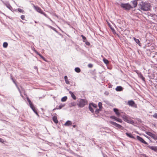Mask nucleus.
Returning a JSON list of instances; mask_svg holds the SVG:
<instances>
[{"label":"nucleus","instance_id":"12","mask_svg":"<svg viewBox=\"0 0 157 157\" xmlns=\"http://www.w3.org/2000/svg\"><path fill=\"white\" fill-rule=\"evenodd\" d=\"M35 52L42 59H43L45 61H46V60H45V58L43 56H42L41 55H40L38 52L36 50H34Z\"/></svg>","mask_w":157,"mask_h":157},{"label":"nucleus","instance_id":"32","mask_svg":"<svg viewBox=\"0 0 157 157\" xmlns=\"http://www.w3.org/2000/svg\"><path fill=\"white\" fill-rule=\"evenodd\" d=\"M116 121H117L121 123L122 122H123L122 121V120L120 118H117Z\"/></svg>","mask_w":157,"mask_h":157},{"label":"nucleus","instance_id":"34","mask_svg":"<svg viewBox=\"0 0 157 157\" xmlns=\"http://www.w3.org/2000/svg\"><path fill=\"white\" fill-rule=\"evenodd\" d=\"M21 19L25 20V16L24 15H22L21 16Z\"/></svg>","mask_w":157,"mask_h":157},{"label":"nucleus","instance_id":"10","mask_svg":"<svg viewBox=\"0 0 157 157\" xmlns=\"http://www.w3.org/2000/svg\"><path fill=\"white\" fill-rule=\"evenodd\" d=\"M113 111L115 113L117 117H119L121 115V113L119 111V110L117 108H114Z\"/></svg>","mask_w":157,"mask_h":157},{"label":"nucleus","instance_id":"21","mask_svg":"<svg viewBox=\"0 0 157 157\" xmlns=\"http://www.w3.org/2000/svg\"><path fill=\"white\" fill-rule=\"evenodd\" d=\"M27 100L29 102V103L30 105V107H31V108H32V107H33L34 106L33 105V104L32 102H31V101L29 98L27 99Z\"/></svg>","mask_w":157,"mask_h":157},{"label":"nucleus","instance_id":"4","mask_svg":"<svg viewBox=\"0 0 157 157\" xmlns=\"http://www.w3.org/2000/svg\"><path fill=\"white\" fill-rule=\"evenodd\" d=\"M109 122L111 124L119 128L120 129L123 130L124 129V128L121 125L117 124L115 122H113L112 121H109Z\"/></svg>","mask_w":157,"mask_h":157},{"label":"nucleus","instance_id":"15","mask_svg":"<svg viewBox=\"0 0 157 157\" xmlns=\"http://www.w3.org/2000/svg\"><path fill=\"white\" fill-rule=\"evenodd\" d=\"M69 93L71 94V97L74 99L75 100L76 99V97L73 92H72L71 91H69Z\"/></svg>","mask_w":157,"mask_h":157},{"label":"nucleus","instance_id":"13","mask_svg":"<svg viewBox=\"0 0 157 157\" xmlns=\"http://www.w3.org/2000/svg\"><path fill=\"white\" fill-rule=\"evenodd\" d=\"M131 2L132 4V6L133 7H135L137 5V2L136 0H134L132 1Z\"/></svg>","mask_w":157,"mask_h":157},{"label":"nucleus","instance_id":"20","mask_svg":"<svg viewBox=\"0 0 157 157\" xmlns=\"http://www.w3.org/2000/svg\"><path fill=\"white\" fill-rule=\"evenodd\" d=\"M65 105L64 104H60L59 105V108H56V109H60L62 108H63V107ZM56 109L55 108V109H54L53 110H55Z\"/></svg>","mask_w":157,"mask_h":157},{"label":"nucleus","instance_id":"48","mask_svg":"<svg viewBox=\"0 0 157 157\" xmlns=\"http://www.w3.org/2000/svg\"><path fill=\"white\" fill-rule=\"evenodd\" d=\"M89 0V1H90V0Z\"/></svg>","mask_w":157,"mask_h":157},{"label":"nucleus","instance_id":"29","mask_svg":"<svg viewBox=\"0 0 157 157\" xmlns=\"http://www.w3.org/2000/svg\"><path fill=\"white\" fill-rule=\"evenodd\" d=\"M81 37H82V39H83V41L84 42H86L87 41L86 39V37L85 36H84L83 35H81Z\"/></svg>","mask_w":157,"mask_h":157},{"label":"nucleus","instance_id":"26","mask_svg":"<svg viewBox=\"0 0 157 157\" xmlns=\"http://www.w3.org/2000/svg\"><path fill=\"white\" fill-rule=\"evenodd\" d=\"M98 107L100 109H101L102 108V104L101 102H99L98 104Z\"/></svg>","mask_w":157,"mask_h":157},{"label":"nucleus","instance_id":"11","mask_svg":"<svg viewBox=\"0 0 157 157\" xmlns=\"http://www.w3.org/2000/svg\"><path fill=\"white\" fill-rule=\"evenodd\" d=\"M126 134L127 136L129 137L130 138L135 139V138L134 136L131 133H126Z\"/></svg>","mask_w":157,"mask_h":157},{"label":"nucleus","instance_id":"6","mask_svg":"<svg viewBox=\"0 0 157 157\" xmlns=\"http://www.w3.org/2000/svg\"><path fill=\"white\" fill-rule=\"evenodd\" d=\"M34 8L37 12L43 14L46 17V14L43 11L40 7L38 6H34Z\"/></svg>","mask_w":157,"mask_h":157},{"label":"nucleus","instance_id":"38","mask_svg":"<svg viewBox=\"0 0 157 157\" xmlns=\"http://www.w3.org/2000/svg\"><path fill=\"white\" fill-rule=\"evenodd\" d=\"M88 66L90 68H92L93 67V65L91 63H89L88 65Z\"/></svg>","mask_w":157,"mask_h":157},{"label":"nucleus","instance_id":"18","mask_svg":"<svg viewBox=\"0 0 157 157\" xmlns=\"http://www.w3.org/2000/svg\"><path fill=\"white\" fill-rule=\"evenodd\" d=\"M133 39L137 44L139 45H140V43L139 39H136L135 37H133Z\"/></svg>","mask_w":157,"mask_h":157},{"label":"nucleus","instance_id":"42","mask_svg":"<svg viewBox=\"0 0 157 157\" xmlns=\"http://www.w3.org/2000/svg\"><path fill=\"white\" fill-rule=\"evenodd\" d=\"M71 105L73 106H75L76 105V104L74 103H72L71 104Z\"/></svg>","mask_w":157,"mask_h":157},{"label":"nucleus","instance_id":"23","mask_svg":"<svg viewBox=\"0 0 157 157\" xmlns=\"http://www.w3.org/2000/svg\"><path fill=\"white\" fill-rule=\"evenodd\" d=\"M75 71L77 73H79L81 71V70L79 67H76L75 68Z\"/></svg>","mask_w":157,"mask_h":157},{"label":"nucleus","instance_id":"19","mask_svg":"<svg viewBox=\"0 0 157 157\" xmlns=\"http://www.w3.org/2000/svg\"><path fill=\"white\" fill-rule=\"evenodd\" d=\"M72 124V122L71 121H67L64 124V125L65 126H69L70 125H71Z\"/></svg>","mask_w":157,"mask_h":157},{"label":"nucleus","instance_id":"31","mask_svg":"<svg viewBox=\"0 0 157 157\" xmlns=\"http://www.w3.org/2000/svg\"><path fill=\"white\" fill-rule=\"evenodd\" d=\"M110 118L112 119H113L116 121L117 118L114 116H112L110 117Z\"/></svg>","mask_w":157,"mask_h":157},{"label":"nucleus","instance_id":"8","mask_svg":"<svg viewBox=\"0 0 157 157\" xmlns=\"http://www.w3.org/2000/svg\"><path fill=\"white\" fill-rule=\"evenodd\" d=\"M128 104L130 106L134 107L135 108L137 107L136 104L134 101L132 100L128 101Z\"/></svg>","mask_w":157,"mask_h":157},{"label":"nucleus","instance_id":"22","mask_svg":"<svg viewBox=\"0 0 157 157\" xmlns=\"http://www.w3.org/2000/svg\"><path fill=\"white\" fill-rule=\"evenodd\" d=\"M149 147L150 149L155 151H156L157 150V147H156L151 146Z\"/></svg>","mask_w":157,"mask_h":157},{"label":"nucleus","instance_id":"1","mask_svg":"<svg viewBox=\"0 0 157 157\" xmlns=\"http://www.w3.org/2000/svg\"><path fill=\"white\" fill-rule=\"evenodd\" d=\"M151 6L150 3L146 2H142L140 4V8L144 11H148L150 10Z\"/></svg>","mask_w":157,"mask_h":157},{"label":"nucleus","instance_id":"39","mask_svg":"<svg viewBox=\"0 0 157 157\" xmlns=\"http://www.w3.org/2000/svg\"><path fill=\"white\" fill-rule=\"evenodd\" d=\"M0 142L2 143H4V140L3 139L0 138Z\"/></svg>","mask_w":157,"mask_h":157},{"label":"nucleus","instance_id":"30","mask_svg":"<svg viewBox=\"0 0 157 157\" xmlns=\"http://www.w3.org/2000/svg\"><path fill=\"white\" fill-rule=\"evenodd\" d=\"M8 43L7 42H4L3 44V47L4 48H6L8 46Z\"/></svg>","mask_w":157,"mask_h":157},{"label":"nucleus","instance_id":"24","mask_svg":"<svg viewBox=\"0 0 157 157\" xmlns=\"http://www.w3.org/2000/svg\"><path fill=\"white\" fill-rule=\"evenodd\" d=\"M103 61L106 64H107L109 63V61L108 60L105 58L103 59Z\"/></svg>","mask_w":157,"mask_h":157},{"label":"nucleus","instance_id":"25","mask_svg":"<svg viewBox=\"0 0 157 157\" xmlns=\"http://www.w3.org/2000/svg\"><path fill=\"white\" fill-rule=\"evenodd\" d=\"M67 99V97L66 96H65L62 98L61 99V101H62L64 102L65 101H66Z\"/></svg>","mask_w":157,"mask_h":157},{"label":"nucleus","instance_id":"3","mask_svg":"<svg viewBox=\"0 0 157 157\" xmlns=\"http://www.w3.org/2000/svg\"><path fill=\"white\" fill-rule=\"evenodd\" d=\"M87 104V102L86 100L83 99H81L78 105L80 107H83Z\"/></svg>","mask_w":157,"mask_h":157},{"label":"nucleus","instance_id":"44","mask_svg":"<svg viewBox=\"0 0 157 157\" xmlns=\"http://www.w3.org/2000/svg\"><path fill=\"white\" fill-rule=\"evenodd\" d=\"M73 127L74 128H75V127H76V125H73Z\"/></svg>","mask_w":157,"mask_h":157},{"label":"nucleus","instance_id":"41","mask_svg":"<svg viewBox=\"0 0 157 157\" xmlns=\"http://www.w3.org/2000/svg\"><path fill=\"white\" fill-rule=\"evenodd\" d=\"M134 71L137 74H138V75H139L140 73H139V71L138 70H135Z\"/></svg>","mask_w":157,"mask_h":157},{"label":"nucleus","instance_id":"37","mask_svg":"<svg viewBox=\"0 0 157 157\" xmlns=\"http://www.w3.org/2000/svg\"><path fill=\"white\" fill-rule=\"evenodd\" d=\"M101 109H96V110L95 111V113H96L97 114H98L99 113V112L100 111H101Z\"/></svg>","mask_w":157,"mask_h":157},{"label":"nucleus","instance_id":"43","mask_svg":"<svg viewBox=\"0 0 157 157\" xmlns=\"http://www.w3.org/2000/svg\"><path fill=\"white\" fill-rule=\"evenodd\" d=\"M86 45H90V43L88 42H86Z\"/></svg>","mask_w":157,"mask_h":157},{"label":"nucleus","instance_id":"9","mask_svg":"<svg viewBox=\"0 0 157 157\" xmlns=\"http://www.w3.org/2000/svg\"><path fill=\"white\" fill-rule=\"evenodd\" d=\"M137 139L141 143L145 144H147V143L142 137L137 136H136Z\"/></svg>","mask_w":157,"mask_h":157},{"label":"nucleus","instance_id":"5","mask_svg":"<svg viewBox=\"0 0 157 157\" xmlns=\"http://www.w3.org/2000/svg\"><path fill=\"white\" fill-rule=\"evenodd\" d=\"M121 7L125 10H129L132 8L131 6L129 4H121Z\"/></svg>","mask_w":157,"mask_h":157},{"label":"nucleus","instance_id":"35","mask_svg":"<svg viewBox=\"0 0 157 157\" xmlns=\"http://www.w3.org/2000/svg\"><path fill=\"white\" fill-rule=\"evenodd\" d=\"M6 6L7 7H8L9 9H11V8H12V7L9 4H6Z\"/></svg>","mask_w":157,"mask_h":157},{"label":"nucleus","instance_id":"40","mask_svg":"<svg viewBox=\"0 0 157 157\" xmlns=\"http://www.w3.org/2000/svg\"><path fill=\"white\" fill-rule=\"evenodd\" d=\"M153 117L155 118H157V113H155L153 115Z\"/></svg>","mask_w":157,"mask_h":157},{"label":"nucleus","instance_id":"2","mask_svg":"<svg viewBox=\"0 0 157 157\" xmlns=\"http://www.w3.org/2000/svg\"><path fill=\"white\" fill-rule=\"evenodd\" d=\"M122 118L124 121L128 123L131 124L134 123L133 120L126 115H123L122 116Z\"/></svg>","mask_w":157,"mask_h":157},{"label":"nucleus","instance_id":"33","mask_svg":"<svg viewBox=\"0 0 157 157\" xmlns=\"http://www.w3.org/2000/svg\"><path fill=\"white\" fill-rule=\"evenodd\" d=\"M91 105H92L94 107L96 108L97 107V105L93 103H91L90 104Z\"/></svg>","mask_w":157,"mask_h":157},{"label":"nucleus","instance_id":"28","mask_svg":"<svg viewBox=\"0 0 157 157\" xmlns=\"http://www.w3.org/2000/svg\"><path fill=\"white\" fill-rule=\"evenodd\" d=\"M17 10L20 13H24V11L22 9H21L20 8H18Z\"/></svg>","mask_w":157,"mask_h":157},{"label":"nucleus","instance_id":"45","mask_svg":"<svg viewBox=\"0 0 157 157\" xmlns=\"http://www.w3.org/2000/svg\"><path fill=\"white\" fill-rule=\"evenodd\" d=\"M140 75H141V73H140Z\"/></svg>","mask_w":157,"mask_h":157},{"label":"nucleus","instance_id":"16","mask_svg":"<svg viewBox=\"0 0 157 157\" xmlns=\"http://www.w3.org/2000/svg\"><path fill=\"white\" fill-rule=\"evenodd\" d=\"M116 90L117 91H121L123 90L122 87L121 86H117L116 88Z\"/></svg>","mask_w":157,"mask_h":157},{"label":"nucleus","instance_id":"7","mask_svg":"<svg viewBox=\"0 0 157 157\" xmlns=\"http://www.w3.org/2000/svg\"><path fill=\"white\" fill-rule=\"evenodd\" d=\"M146 133L150 136L152 138L155 140H157V136L155 135L152 133L151 132H146Z\"/></svg>","mask_w":157,"mask_h":157},{"label":"nucleus","instance_id":"47","mask_svg":"<svg viewBox=\"0 0 157 157\" xmlns=\"http://www.w3.org/2000/svg\"><path fill=\"white\" fill-rule=\"evenodd\" d=\"M155 53L157 54V52H156Z\"/></svg>","mask_w":157,"mask_h":157},{"label":"nucleus","instance_id":"17","mask_svg":"<svg viewBox=\"0 0 157 157\" xmlns=\"http://www.w3.org/2000/svg\"><path fill=\"white\" fill-rule=\"evenodd\" d=\"M64 79L66 84H69L70 82L69 81L67 78V76H64Z\"/></svg>","mask_w":157,"mask_h":157},{"label":"nucleus","instance_id":"27","mask_svg":"<svg viewBox=\"0 0 157 157\" xmlns=\"http://www.w3.org/2000/svg\"><path fill=\"white\" fill-rule=\"evenodd\" d=\"M91 106V105L90 104L89 105V109L90 110V111L92 112V113H93L94 111V110Z\"/></svg>","mask_w":157,"mask_h":157},{"label":"nucleus","instance_id":"46","mask_svg":"<svg viewBox=\"0 0 157 157\" xmlns=\"http://www.w3.org/2000/svg\"><path fill=\"white\" fill-rule=\"evenodd\" d=\"M21 21V22H23V21Z\"/></svg>","mask_w":157,"mask_h":157},{"label":"nucleus","instance_id":"14","mask_svg":"<svg viewBox=\"0 0 157 157\" xmlns=\"http://www.w3.org/2000/svg\"><path fill=\"white\" fill-rule=\"evenodd\" d=\"M52 120L56 124H57L58 123V121L57 120V117L56 116H54L52 117Z\"/></svg>","mask_w":157,"mask_h":157},{"label":"nucleus","instance_id":"36","mask_svg":"<svg viewBox=\"0 0 157 157\" xmlns=\"http://www.w3.org/2000/svg\"><path fill=\"white\" fill-rule=\"evenodd\" d=\"M31 108L35 113L36 114H38L37 112L36 109H35V108H34V106H33V107H32Z\"/></svg>","mask_w":157,"mask_h":157}]
</instances>
